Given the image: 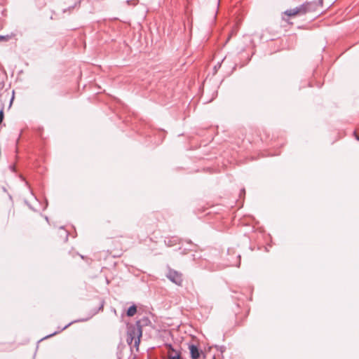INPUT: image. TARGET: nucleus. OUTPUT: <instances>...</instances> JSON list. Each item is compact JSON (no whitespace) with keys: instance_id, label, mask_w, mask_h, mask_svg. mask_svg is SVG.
<instances>
[{"instance_id":"obj_12","label":"nucleus","mask_w":359,"mask_h":359,"mask_svg":"<svg viewBox=\"0 0 359 359\" xmlns=\"http://www.w3.org/2000/svg\"><path fill=\"white\" fill-rule=\"evenodd\" d=\"M56 333H57V332H54V333H53V334H51L48 335V337H52V336L55 335Z\"/></svg>"},{"instance_id":"obj_6","label":"nucleus","mask_w":359,"mask_h":359,"mask_svg":"<svg viewBox=\"0 0 359 359\" xmlns=\"http://www.w3.org/2000/svg\"><path fill=\"white\" fill-rule=\"evenodd\" d=\"M137 312V307L135 305L130 306L127 311L128 316H133Z\"/></svg>"},{"instance_id":"obj_14","label":"nucleus","mask_w":359,"mask_h":359,"mask_svg":"<svg viewBox=\"0 0 359 359\" xmlns=\"http://www.w3.org/2000/svg\"><path fill=\"white\" fill-rule=\"evenodd\" d=\"M356 139L359 140V136L356 135Z\"/></svg>"},{"instance_id":"obj_7","label":"nucleus","mask_w":359,"mask_h":359,"mask_svg":"<svg viewBox=\"0 0 359 359\" xmlns=\"http://www.w3.org/2000/svg\"><path fill=\"white\" fill-rule=\"evenodd\" d=\"M9 36L6 35V36H2V35H0V42L1 41H8L9 39Z\"/></svg>"},{"instance_id":"obj_3","label":"nucleus","mask_w":359,"mask_h":359,"mask_svg":"<svg viewBox=\"0 0 359 359\" xmlns=\"http://www.w3.org/2000/svg\"><path fill=\"white\" fill-rule=\"evenodd\" d=\"M189 349L191 359H205V356L203 351H200L197 346L194 344H189Z\"/></svg>"},{"instance_id":"obj_4","label":"nucleus","mask_w":359,"mask_h":359,"mask_svg":"<svg viewBox=\"0 0 359 359\" xmlns=\"http://www.w3.org/2000/svg\"><path fill=\"white\" fill-rule=\"evenodd\" d=\"M130 334L133 335L131 340H133L134 337H137V339L135 340V346H138L140 343V338L142 337V335L141 326L137 324V327L133 330L132 333Z\"/></svg>"},{"instance_id":"obj_11","label":"nucleus","mask_w":359,"mask_h":359,"mask_svg":"<svg viewBox=\"0 0 359 359\" xmlns=\"http://www.w3.org/2000/svg\"><path fill=\"white\" fill-rule=\"evenodd\" d=\"M238 259H241V256L238 255ZM239 265H240V260H238V264L236 266H239Z\"/></svg>"},{"instance_id":"obj_1","label":"nucleus","mask_w":359,"mask_h":359,"mask_svg":"<svg viewBox=\"0 0 359 359\" xmlns=\"http://www.w3.org/2000/svg\"><path fill=\"white\" fill-rule=\"evenodd\" d=\"M323 6V0L316 1H307L294 8L287 9L284 14L289 17L304 15L310 13H320V8Z\"/></svg>"},{"instance_id":"obj_13","label":"nucleus","mask_w":359,"mask_h":359,"mask_svg":"<svg viewBox=\"0 0 359 359\" xmlns=\"http://www.w3.org/2000/svg\"><path fill=\"white\" fill-rule=\"evenodd\" d=\"M218 6H219V1H217V8L218 9Z\"/></svg>"},{"instance_id":"obj_2","label":"nucleus","mask_w":359,"mask_h":359,"mask_svg":"<svg viewBox=\"0 0 359 359\" xmlns=\"http://www.w3.org/2000/svg\"><path fill=\"white\" fill-rule=\"evenodd\" d=\"M166 277L172 283L176 284L177 285H182L183 276L182 273L169 267L166 273Z\"/></svg>"},{"instance_id":"obj_9","label":"nucleus","mask_w":359,"mask_h":359,"mask_svg":"<svg viewBox=\"0 0 359 359\" xmlns=\"http://www.w3.org/2000/svg\"><path fill=\"white\" fill-rule=\"evenodd\" d=\"M3 119H4V113H3V111H0V124L3 121Z\"/></svg>"},{"instance_id":"obj_8","label":"nucleus","mask_w":359,"mask_h":359,"mask_svg":"<svg viewBox=\"0 0 359 359\" xmlns=\"http://www.w3.org/2000/svg\"><path fill=\"white\" fill-rule=\"evenodd\" d=\"M216 348L218 351H219L221 353H223L224 351H225V347L224 346H216Z\"/></svg>"},{"instance_id":"obj_5","label":"nucleus","mask_w":359,"mask_h":359,"mask_svg":"<svg viewBox=\"0 0 359 359\" xmlns=\"http://www.w3.org/2000/svg\"><path fill=\"white\" fill-rule=\"evenodd\" d=\"M167 346L168 348V359H180V351L175 350L171 344H168Z\"/></svg>"},{"instance_id":"obj_10","label":"nucleus","mask_w":359,"mask_h":359,"mask_svg":"<svg viewBox=\"0 0 359 359\" xmlns=\"http://www.w3.org/2000/svg\"><path fill=\"white\" fill-rule=\"evenodd\" d=\"M73 323H74V322H71V323H69V324H67V325H65L63 328H62V329L60 330V331H62V330H65L67 327H69L70 325H72Z\"/></svg>"}]
</instances>
